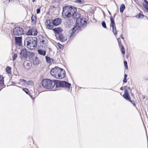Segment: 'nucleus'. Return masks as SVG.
I'll use <instances>...</instances> for the list:
<instances>
[{"mask_svg": "<svg viewBox=\"0 0 148 148\" xmlns=\"http://www.w3.org/2000/svg\"><path fill=\"white\" fill-rule=\"evenodd\" d=\"M62 15L64 18L72 17L76 19V25L74 27L78 28V31L82 30V28L86 27L87 22L84 18L80 17L79 14L77 12V9L71 5H68L63 8Z\"/></svg>", "mask_w": 148, "mask_h": 148, "instance_id": "f257e3e1", "label": "nucleus"}, {"mask_svg": "<svg viewBox=\"0 0 148 148\" xmlns=\"http://www.w3.org/2000/svg\"><path fill=\"white\" fill-rule=\"evenodd\" d=\"M41 83L43 87L47 89L52 88L55 85L56 88L62 87L69 89L71 85V84L66 81L55 80L54 82L48 79H43Z\"/></svg>", "mask_w": 148, "mask_h": 148, "instance_id": "f03ea898", "label": "nucleus"}, {"mask_svg": "<svg viewBox=\"0 0 148 148\" xmlns=\"http://www.w3.org/2000/svg\"><path fill=\"white\" fill-rule=\"evenodd\" d=\"M50 73L52 76L57 79H62L66 75L65 71L58 67H55L51 69Z\"/></svg>", "mask_w": 148, "mask_h": 148, "instance_id": "7ed1b4c3", "label": "nucleus"}, {"mask_svg": "<svg viewBox=\"0 0 148 148\" xmlns=\"http://www.w3.org/2000/svg\"><path fill=\"white\" fill-rule=\"evenodd\" d=\"M37 39L35 37L29 36L25 38L24 41L25 46L27 48L33 49L37 47Z\"/></svg>", "mask_w": 148, "mask_h": 148, "instance_id": "20e7f679", "label": "nucleus"}, {"mask_svg": "<svg viewBox=\"0 0 148 148\" xmlns=\"http://www.w3.org/2000/svg\"><path fill=\"white\" fill-rule=\"evenodd\" d=\"M24 31L20 27H16L13 30V34L14 36H21L23 34Z\"/></svg>", "mask_w": 148, "mask_h": 148, "instance_id": "39448f33", "label": "nucleus"}, {"mask_svg": "<svg viewBox=\"0 0 148 148\" xmlns=\"http://www.w3.org/2000/svg\"><path fill=\"white\" fill-rule=\"evenodd\" d=\"M28 56V51L25 49H21L20 50V58L23 61L26 60Z\"/></svg>", "mask_w": 148, "mask_h": 148, "instance_id": "423d86ee", "label": "nucleus"}, {"mask_svg": "<svg viewBox=\"0 0 148 148\" xmlns=\"http://www.w3.org/2000/svg\"><path fill=\"white\" fill-rule=\"evenodd\" d=\"M78 28H76V27H74L72 29L70 30L68 32L67 35L69 36L70 39H72L75 35V33L76 31H77V32L79 31H78Z\"/></svg>", "mask_w": 148, "mask_h": 148, "instance_id": "0eeeda50", "label": "nucleus"}, {"mask_svg": "<svg viewBox=\"0 0 148 148\" xmlns=\"http://www.w3.org/2000/svg\"><path fill=\"white\" fill-rule=\"evenodd\" d=\"M40 45L42 48H46L47 46V40L46 37H42L40 38Z\"/></svg>", "mask_w": 148, "mask_h": 148, "instance_id": "6e6552de", "label": "nucleus"}, {"mask_svg": "<svg viewBox=\"0 0 148 148\" xmlns=\"http://www.w3.org/2000/svg\"><path fill=\"white\" fill-rule=\"evenodd\" d=\"M14 40L15 43L19 46H21L22 45V37L15 36Z\"/></svg>", "mask_w": 148, "mask_h": 148, "instance_id": "1a4fd4ad", "label": "nucleus"}, {"mask_svg": "<svg viewBox=\"0 0 148 148\" xmlns=\"http://www.w3.org/2000/svg\"><path fill=\"white\" fill-rule=\"evenodd\" d=\"M61 22V19L60 18H58L53 20L52 24L53 25L57 26L60 24Z\"/></svg>", "mask_w": 148, "mask_h": 148, "instance_id": "9d476101", "label": "nucleus"}, {"mask_svg": "<svg viewBox=\"0 0 148 148\" xmlns=\"http://www.w3.org/2000/svg\"><path fill=\"white\" fill-rule=\"evenodd\" d=\"M20 81L21 82H23L25 84H26L29 86L31 87L34 84L32 81L31 80L27 81L24 79H20Z\"/></svg>", "mask_w": 148, "mask_h": 148, "instance_id": "9b49d317", "label": "nucleus"}, {"mask_svg": "<svg viewBox=\"0 0 148 148\" xmlns=\"http://www.w3.org/2000/svg\"><path fill=\"white\" fill-rule=\"evenodd\" d=\"M123 97L124 99L127 100H129L130 99V97L127 90L126 89L125 90L124 94L123 95Z\"/></svg>", "mask_w": 148, "mask_h": 148, "instance_id": "f8f14e48", "label": "nucleus"}, {"mask_svg": "<svg viewBox=\"0 0 148 148\" xmlns=\"http://www.w3.org/2000/svg\"><path fill=\"white\" fill-rule=\"evenodd\" d=\"M110 27H111L112 28V32L116 36V37L117 32L115 27V24H110Z\"/></svg>", "mask_w": 148, "mask_h": 148, "instance_id": "ddd939ff", "label": "nucleus"}, {"mask_svg": "<svg viewBox=\"0 0 148 148\" xmlns=\"http://www.w3.org/2000/svg\"><path fill=\"white\" fill-rule=\"evenodd\" d=\"M47 23H46V25L47 26V28L49 29H52L53 27V26L51 25L52 22L50 20H49L48 21H47Z\"/></svg>", "mask_w": 148, "mask_h": 148, "instance_id": "4468645a", "label": "nucleus"}, {"mask_svg": "<svg viewBox=\"0 0 148 148\" xmlns=\"http://www.w3.org/2000/svg\"><path fill=\"white\" fill-rule=\"evenodd\" d=\"M58 38L59 40L62 42H64L67 40V37L64 36L62 34H60Z\"/></svg>", "mask_w": 148, "mask_h": 148, "instance_id": "2eb2a0df", "label": "nucleus"}, {"mask_svg": "<svg viewBox=\"0 0 148 148\" xmlns=\"http://www.w3.org/2000/svg\"><path fill=\"white\" fill-rule=\"evenodd\" d=\"M53 30L56 34H59L61 32V29L60 27H57L53 29Z\"/></svg>", "mask_w": 148, "mask_h": 148, "instance_id": "dca6fc26", "label": "nucleus"}, {"mask_svg": "<svg viewBox=\"0 0 148 148\" xmlns=\"http://www.w3.org/2000/svg\"><path fill=\"white\" fill-rule=\"evenodd\" d=\"M31 31L32 32V35L34 36H36L37 35L38 32L37 29L35 27H33L31 28Z\"/></svg>", "mask_w": 148, "mask_h": 148, "instance_id": "f3484780", "label": "nucleus"}, {"mask_svg": "<svg viewBox=\"0 0 148 148\" xmlns=\"http://www.w3.org/2000/svg\"><path fill=\"white\" fill-rule=\"evenodd\" d=\"M38 53L40 55L43 56H45L46 54V51H43L41 49H38L37 51Z\"/></svg>", "mask_w": 148, "mask_h": 148, "instance_id": "a211bd4d", "label": "nucleus"}, {"mask_svg": "<svg viewBox=\"0 0 148 148\" xmlns=\"http://www.w3.org/2000/svg\"><path fill=\"white\" fill-rule=\"evenodd\" d=\"M33 63L34 65H37L39 63L38 58L36 57L33 59Z\"/></svg>", "mask_w": 148, "mask_h": 148, "instance_id": "6ab92c4d", "label": "nucleus"}, {"mask_svg": "<svg viewBox=\"0 0 148 148\" xmlns=\"http://www.w3.org/2000/svg\"><path fill=\"white\" fill-rule=\"evenodd\" d=\"M4 84L3 77L0 75V86H2Z\"/></svg>", "mask_w": 148, "mask_h": 148, "instance_id": "aec40b11", "label": "nucleus"}, {"mask_svg": "<svg viewBox=\"0 0 148 148\" xmlns=\"http://www.w3.org/2000/svg\"><path fill=\"white\" fill-rule=\"evenodd\" d=\"M125 8V6L124 4H122L121 5L120 8V12L121 13L123 12Z\"/></svg>", "mask_w": 148, "mask_h": 148, "instance_id": "412c9836", "label": "nucleus"}, {"mask_svg": "<svg viewBox=\"0 0 148 148\" xmlns=\"http://www.w3.org/2000/svg\"><path fill=\"white\" fill-rule=\"evenodd\" d=\"M144 2L143 3V5L144 7L146 8H148V1L147 0H144Z\"/></svg>", "mask_w": 148, "mask_h": 148, "instance_id": "4be33fe9", "label": "nucleus"}, {"mask_svg": "<svg viewBox=\"0 0 148 148\" xmlns=\"http://www.w3.org/2000/svg\"><path fill=\"white\" fill-rule=\"evenodd\" d=\"M36 16L34 15H32V17H31V20L32 22L34 23H36Z\"/></svg>", "mask_w": 148, "mask_h": 148, "instance_id": "5701e85b", "label": "nucleus"}, {"mask_svg": "<svg viewBox=\"0 0 148 148\" xmlns=\"http://www.w3.org/2000/svg\"><path fill=\"white\" fill-rule=\"evenodd\" d=\"M26 34L27 36H31L32 35V32L31 31V28H29Z\"/></svg>", "mask_w": 148, "mask_h": 148, "instance_id": "b1692460", "label": "nucleus"}, {"mask_svg": "<svg viewBox=\"0 0 148 148\" xmlns=\"http://www.w3.org/2000/svg\"><path fill=\"white\" fill-rule=\"evenodd\" d=\"M34 55V53L32 52L28 51V56L29 58H32Z\"/></svg>", "mask_w": 148, "mask_h": 148, "instance_id": "393cba45", "label": "nucleus"}, {"mask_svg": "<svg viewBox=\"0 0 148 148\" xmlns=\"http://www.w3.org/2000/svg\"><path fill=\"white\" fill-rule=\"evenodd\" d=\"M45 58L47 62L49 63L51 62V59L49 57L47 56H46Z\"/></svg>", "mask_w": 148, "mask_h": 148, "instance_id": "a878e982", "label": "nucleus"}, {"mask_svg": "<svg viewBox=\"0 0 148 148\" xmlns=\"http://www.w3.org/2000/svg\"><path fill=\"white\" fill-rule=\"evenodd\" d=\"M11 68L10 67L7 66L6 68V71L8 73H10L11 72Z\"/></svg>", "mask_w": 148, "mask_h": 148, "instance_id": "bb28decb", "label": "nucleus"}, {"mask_svg": "<svg viewBox=\"0 0 148 148\" xmlns=\"http://www.w3.org/2000/svg\"><path fill=\"white\" fill-rule=\"evenodd\" d=\"M23 90L27 94L29 95V90L26 88H24L23 89Z\"/></svg>", "mask_w": 148, "mask_h": 148, "instance_id": "cd10ccee", "label": "nucleus"}, {"mask_svg": "<svg viewBox=\"0 0 148 148\" xmlns=\"http://www.w3.org/2000/svg\"><path fill=\"white\" fill-rule=\"evenodd\" d=\"M117 40L118 42L119 46L120 47L122 46V45H123L121 43V39L120 38H117Z\"/></svg>", "mask_w": 148, "mask_h": 148, "instance_id": "c85d7f7f", "label": "nucleus"}, {"mask_svg": "<svg viewBox=\"0 0 148 148\" xmlns=\"http://www.w3.org/2000/svg\"><path fill=\"white\" fill-rule=\"evenodd\" d=\"M110 20L111 21L110 24H115L113 18L112 16H110Z\"/></svg>", "mask_w": 148, "mask_h": 148, "instance_id": "c756f323", "label": "nucleus"}, {"mask_svg": "<svg viewBox=\"0 0 148 148\" xmlns=\"http://www.w3.org/2000/svg\"><path fill=\"white\" fill-rule=\"evenodd\" d=\"M24 65H26L27 66H30V63L29 62L27 61H25L24 62Z\"/></svg>", "mask_w": 148, "mask_h": 148, "instance_id": "7c9ffc66", "label": "nucleus"}, {"mask_svg": "<svg viewBox=\"0 0 148 148\" xmlns=\"http://www.w3.org/2000/svg\"><path fill=\"white\" fill-rule=\"evenodd\" d=\"M101 25L104 28H106V23L104 21H103L101 22Z\"/></svg>", "mask_w": 148, "mask_h": 148, "instance_id": "2f4dec72", "label": "nucleus"}, {"mask_svg": "<svg viewBox=\"0 0 148 148\" xmlns=\"http://www.w3.org/2000/svg\"><path fill=\"white\" fill-rule=\"evenodd\" d=\"M75 2L79 4H81L84 2V0H76Z\"/></svg>", "mask_w": 148, "mask_h": 148, "instance_id": "473e14b6", "label": "nucleus"}, {"mask_svg": "<svg viewBox=\"0 0 148 148\" xmlns=\"http://www.w3.org/2000/svg\"><path fill=\"white\" fill-rule=\"evenodd\" d=\"M137 18H143L144 16L142 14H141L140 13L138 15V16H135Z\"/></svg>", "mask_w": 148, "mask_h": 148, "instance_id": "72a5a7b5", "label": "nucleus"}, {"mask_svg": "<svg viewBox=\"0 0 148 148\" xmlns=\"http://www.w3.org/2000/svg\"><path fill=\"white\" fill-rule=\"evenodd\" d=\"M57 45L59 47L60 49H64V46L59 43H58Z\"/></svg>", "mask_w": 148, "mask_h": 148, "instance_id": "f704fd0d", "label": "nucleus"}, {"mask_svg": "<svg viewBox=\"0 0 148 148\" xmlns=\"http://www.w3.org/2000/svg\"><path fill=\"white\" fill-rule=\"evenodd\" d=\"M124 64L125 66V68L126 69H127L128 67L127 66V62L126 61H124Z\"/></svg>", "mask_w": 148, "mask_h": 148, "instance_id": "c9c22d12", "label": "nucleus"}, {"mask_svg": "<svg viewBox=\"0 0 148 148\" xmlns=\"http://www.w3.org/2000/svg\"><path fill=\"white\" fill-rule=\"evenodd\" d=\"M121 51L122 53L125 54V49H124V47L123 45H122V46H121Z\"/></svg>", "mask_w": 148, "mask_h": 148, "instance_id": "e433bc0d", "label": "nucleus"}, {"mask_svg": "<svg viewBox=\"0 0 148 148\" xmlns=\"http://www.w3.org/2000/svg\"><path fill=\"white\" fill-rule=\"evenodd\" d=\"M128 101H130L132 103L134 106H136L134 101L131 100H130V99L129 100H128Z\"/></svg>", "mask_w": 148, "mask_h": 148, "instance_id": "4c0bfd02", "label": "nucleus"}, {"mask_svg": "<svg viewBox=\"0 0 148 148\" xmlns=\"http://www.w3.org/2000/svg\"><path fill=\"white\" fill-rule=\"evenodd\" d=\"M17 54L15 53L14 54L13 56V60H14L17 57Z\"/></svg>", "mask_w": 148, "mask_h": 148, "instance_id": "58836bf2", "label": "nucleus"}, {"mask_svg": "<svg viewBox=\"0 0 148 148\" xmlns=\"http://www.w3.org/2000/svg\"><path fill=\"white\" fill-rule=\"evenodd\" d=\"M40 8H39L38 9H37L36 10V13L37 14H39L40 12Z\"/></svg>", "mask_w": 148, "mask_h": 148, "instance_id": "ea45409f", "label": "nucleus"}, {"mask_svg": "<svg viewBox=\"0 0 148 148\" xmlns=\"http://www.w3.org/2000/svg\"><path fill=\"white\" fill-rule=\"evenodd\" d=\"M123 82L124 83H125L127 82V80L126 78H124L123 80Z\"/></svg>", "mask_w": 148, "mask_h": 148, "instance_id": "a19ab883", "label": "nucleus"}, {"mask_svg": "<svg viewBox=\"0 0 148 148\" xmlns=\"http://www.w3.org/2000/svg\"><path fill=\"white\" fill-rule=\"evenodd\" d=\"M122 36H123V35H122V34H121V35H120V37H121V38L122 39H124V37H123Z\"/></svg>", "mask_w": 148, "mask_h": 148, "instance_id": "79ce46f5", "label": "nucleus"}, {"mask_svg": "<svg viewBox=\"0 0 148 148\" xmlns=\"http://www.w3.org/2000/svg\"><path fill=\"white\" fill-rule=\"evenodd\" d=\"M127 77V75L126 74H125L124 75V78H126H126Z\"/></svg>", "mask_w": 148, "mask_h": 148, "instance_id": "37998d69", "label": "nucleus"}, {"mask_svg": "<svg viewBox=\"0 0 148 148\" xmlns=\"http://www.w3.org/2000/svg\"><path fill=\"white\" fill-rule=\"evenodd\" d=\"M108 13H109V14H110V15L111 14V13L110 12V11H108Z\"/></svg>", "mask_w": 148, "mask_h": 148, "instance_id": "c03bdc74", "label": "nucleus"}, {"mask_svg": "<svg viewBox=\"0 0 148 148\" xmlns=\"http://www.w3.org/2000/svg\"><path fill=\"white\" fill-rule=\"evenodd\" d=\"M145 9L148 11V7L146 8Z\"/></svg>", "mask_w": 148, "mask_h": 148, "instance_id": "a18cd8bd", "label": "nucleus"}, {"mask_svg": "<svg viewBox=\"0 0 148 148\" xmlns=\"http://www.w3.org/2000/svg\"><path fill=\"white\" fill-rule=\"evenodd\" d=\"M33 2H34L36 0H32Z\"/></svg>", "mask_w": 148, "mask_h": 148, "instance_id": "49530a36", "label": "nucleus"}, {"mask_svg": "<svg viewBox=\"0 0 148 148\" xmlns=\"http://www.w3.org/2000/svg\"><path fill=\"white\" fill-rule=\"evenodd\" d=\"M67 23L69 25H71V22H70V24L69 23V22H68Z\"/></svg>", "mask_w": 148, "mask_h": 148, "instance_id": "de8ad7c7", "label": "nucleus"}, {"mask_svg": "<svg viewBox=\"0 0 148 148\" xmlns=\"http://www.w3.org/2000/svg\"><path fill=\"white\" fill-rule=\"evenodd\" d=\"M115 14H114V17L115 16H116Z\"/></svg>", "mask_w": 148, "mask_h": 148, "instance_id": "09e8293b", "label": "nucleus"}, {"mask_svg": "<svg viewBox=\"0 0 148 148\" xmlns=\"http://www.w3.org/2000/svg\"><path fill=\"white\" fill-rule=\"evenodd\" d=\"M122 87H121V88H120V89H121V90H122Z\"/></svg>", "mask_w": 148, "mask_h": 148, "instance_id": "8fccbe9b", "label": "nucleus"}]
</instances>
